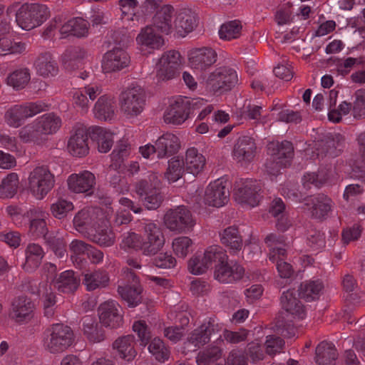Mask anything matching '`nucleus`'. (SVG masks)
<instances>
[{
	"instance_id": "f257e3e1",
	"label": "nucleus",
	"mask_w": 365,
	"mask_h": 365,
	"mask_svg": "<svg viewBox=\"0 0 365 365\" xmlns=\"http://www.w3.org/2000/svg\"><path fill=\"white\" fill-rule=\"evenodd\" d=\"M160 180L155 173H150L135 182V192L148 210H156L162 204L164 197L160 192Z\"/></svg>"
},
{
	"instance_id": "f03ea898",
	"label": "nucleus",
	"mask_w": 365,
	"mask_h": 365,
	"mask_svg": "<svg viewBox=\"0 0 365 365\" xmlns=\"http://www.w3.org/2000/svg\"><path fill=\"white\" fill-rule=\"evenodd\" d=\"M44 339L45 349L51 354H58L66 351L74 341V334L71 328L63 324H55L47 330Z\"/></svg>"
},
{
	"instance_id": "7ed1b4c3",
	"label": "nucleus",
	"mask_w": 365,
	"mask_h": 365,
	"mask_svg": "<svg viewBox=\"0 0 365 365\" xmlns=\"http://www.w3.org/2000/svg\"><path fill=\"white\" fill-rule=\"evenodd\" d=\"M49 16L48 8L40 4H24L16 12L17 24L24 30H31L43 23Z\"/></svg>"
},
{
	"instance_id": "20e7f679",
	"label": "nucleus",
	"mask_w": 365,
	"mask_h": 365,
	"mask_svg": "<svg viewBox=\"0 0 365 365\" xmlns=\"http://www.w3.org/2000/svg\"><path fill=\"white\" fill-rule=\"evenodd\" d=\"M119 36V33H115L113 35L114 41L119 47H114L103 56L102 67L105 73L120 71L128 66L130 62V56L123 48L128 42V38L123 35V38L118 41V38Z\"/></svg>"
},
{
	"instance_id": "39448f33",
	"label": "nucleus",
	"mask_w": 365,
	"mask_h": 365,
	"mask_svg": "<svg viewBox=\"0 0 365 365\" xmlns=\"http://www.w3.org/2000/svg\"><path fill=\"white\" fill-rule=\"evenodd\" d=\"M236 71L231 68L222 66L210 73L206 80V87L211 92L220 94L230 91L237 83Z\"/></svg>"
},
{
	"instance_id": "423d86ee",
	"label": "nucleus",
	"mask_w": 365,
	"mask_h": 365,
	"mask_svg": "<svg viewBox=\"0 0 365 365\" xmlns=\"http://www.w3.org/2000/svg\"><path fill=\"white\" fill-rule=\"evenodd\" d=\"M47 109L48 105L41 101L28 103L25 105H15L6 110L5 119L10 126L19 128L24 124L27 118Z\"/></svg>"
},
{
	"instance_id": "0eeeda50",
	"label": "nucleus",
	"mask_w": 365,
	"mask_h": 365,
	"mask_svg": "<svg viewBox=\"0 0 365 365\" xmlns=\"http://www.w3.org/2000/svg\"><path fill=\"white\" fill-rule=\"evenodd\" d=\"M164 222L171 231L187 232L194 226L190 211L184 205L169 210L164 216Z\"/></svg>"
},
{
	"instance_id": "6e6552de",
	"label": "nucleus",
	"mask_w": 365,
	"mask_h": 365,
	"mask_svg": "<svg viewBox=\"0 0 365 365\" xmlns=\"http://www.w3.org/2000/svg\"><path fill=\"white\" fill-rule=\"evenodd\" d=\"M29 189L38 199H41L53 187V175L45 166L36 167L29 178Z\"/></svg>"
},
{
	"instance_id": "1a4fd4ad",
	"label": "nucleus",
	"mask_w": 365,
	"mask_h": 365,
	"mask_svg": "<svg viewBox=\"0 0 365 365\" xmlns=\"http://www.w3.org/2000/svg\"><path fill=\"white\" fill-rule=\"evenodd\" d=\"M121 110L130 116H136L143 110L145 94L140 86L129 88L120 96Z\"/></svg>"
},
{
	"instance_id": "9d476101",
	"label": "nucleus",
	"mask_w": 365,
	"mask_h": 365,
	"mask_svg": "<svg viewBox=\"0 0 365 365\" xmlns=\"http://www.w3.org/2000/svg\"><path fill=\"white\" fill-rule=\"evenodd\" d=\"M125 275L127 284L119 285L118 292L129 307H135L142 302L143 287L139 283L138 277L131 269H127Z\"/></svg>"
},
{
	"instance_id": "9b49d317",
	"label": "nucleus",
	"mask_w": 365,
	"mask_h": 365,
	"mask_svg": "<svg viewBox=\"0 0 365 365\" xmlns=\"http://www.w3.org/2000/svg\"><path fill=\"white\" fill-rule=\"evenodd\" d=\"M260 183L252 179L241 180L236 182L235 197L239 203L247 204L251 207L258 205L261 199Z\"/></svg>"
},
{
	"instance_id": "f8f14e48",
	"label": "nucleus",
	"mask_w": 365,
	"mask_h": 365,
	"mask_svg": "<svg viewBox=\"0 0 365 365\" xmlns=\"http://www.w3.org/2000/svg\"><path fill=\"white\" fill-rule=\"evenodd\" d=\"M146 237L142 242L141 251L144 255L152 256L161 250L165 238L160 227L154 223L146 224L145 227Z\"/></svg>"
},
{
	"instance_id": "ddd939ff",
	"label": "nucleus",
	"mask_w": 365,
	"mask_h": 365,
	"mask_svg": "<svg viewBox=\"0 0 365 365\" xmlns=\"http://www.w3.org/2000/svg\"><path fill=\"white\" fill-rule=\"evenodd\" d=\"M230 191L227 182L217 180L210 182L205 190V202L210 206L222 207L229 200Z\"/></svg>"
},
{
	"instance_id": "4468645a",
	"label": "nucleus",
	"mask_w": 365,
	"mask_h": 365,
	"mask_svg": "<svg viewBox=\"0 0 365 365\" xmlns=\"http://www.w3.org/2000/svg\"><path fill=\"white\" fill-rule=\"evenodd\" d=\"M34 309V303L30 297L19 296L11 302L9 317L18 323L28 322L33 317Z\"/></svg>"
},
{
	"instance_id": "2eb2a0df",
	"label": "nucleus",
	"mask_w": 365,
	"mask_h": 365,
	"mask_svg": "<svg viewBox=\"0 0 365 365\" xmlns=\"http://www.w3.org/2000/svg\"><path fill=\"white\" fill-rule=\"evenodd\" d=\"M80 323L83 335L90 344H98L106 339V334L103 325L95 317L86 315L81 318Z\"/></svg>"
},
{
	"instance_id": "dca6fc26",
	"label": "nucleus",
	"mask_w": 365,
	"mask_h": 365,
	"mask_svg": "<svg viewBox=\"0 0 365 365\" xmlns=\"http://www.w3.org/2000/svg\"><path fill=\"white\" fill-rule=\"evenodd\" d=\"M121 311L113 302L101 304L98 309L99 322L111 329L119 327L123 322Z\"/></svg>"
},
{
	"instance_id": "f3484780",
	"label": "nucleus",
	"mask_w": 365,
	"mask_h": 365,
	"mask_svg": "<svg viewBox=\"0 0 365 365\" xmlns=\"http://www.w3.org/2000/svg\"><path fill=\"white\" fill-rule=\"evenodd\" d=\"M175 9L170 4H165L158 9L152 19L151 26L158 32L168 35L174 29L173 16Z\"/></svg>"
},
{
	"instance_id": "a211bd4d",
	"label": "nucleus",
	"mask_w": 365,
	"mask_h": 365,
	"mask_svg": "<svg viewBox=\"0 0 365 365\" xmlns=\"http://www.w3.org/2000/svg\"><path fill=\"white\" fill-rule=\"evenodd\" d=\"M73 225L76 230L83 235H89L94 232L96 225H99L98 213L94 209H82L73 217Z\"/></svg>"
},
{
	"instance_id": "6ab92c4d",
	"label": "nucleus",
	"mask_w": 365,
	"mask_h": 365,
	"mask_svg": "<svg viewBox=\"0 0 365 365\" xmlns=\"http://www.w3.org/2000/svg\"><path fill=\"white\" fill-rule=\"evenodd\" d=\"M344 141V138L339 133L329 134L317 140L314 148L318 155L322 157L329 155L334 158L341 153L339 147Z\"/></svg>"
},
{
	"instance_id": "aec40b11",
	"label": "nucleus",
	"mask_w": 365,
	"mask_h": 365,
	"mask_svg": "<svg viewBox=\"0 0 365 365\" xmlns=\"http://www.w3.org/2000/svg\"><path fill=\"white\" fill-rule=\"evenodd\" d=\"M67 181L69 190L74 192L86 193L88 196L93 194L96 178L89 171L73 174L69 176Z\"/></svg>"
},
{
	"instance_id": "412c9836",
	"label": "nucleus",
	"mask_w": 365,
	"mask_h": 365,
	"mask_svg": "<svg viewBox=\"0 0 365 365\" xmlns=\"http://www.w3.org/2000/svg\"><path fill=\"white\" fill-rule=\"evenodd\" d=\"M299 202H304V205L311 210L312 216L319 220L324 219L331 207V199L322 193L307 196Z\"/></svg>"
},
{
	"instance_id": "4be33fe9",
	"label": "nucleus",
	"mask_w": 365,
	"mask_h": 365,
	"mask_svg": "<svg viewBox=\"0 0 365 365\" xmlns=\"http://www.w3.org/2000/svg\"><path fill=\"white\" fill-rule=\"evenodd\" d=\"M217 53L209 47L195 48L190 51L189 61L195 69L205 70L215 63Z\"/></svg>"
},
{
	"instance_id": "5701e85b",
	"label": "nucleus",
	"mask_w": 365,
	"mask_h": 365,
	"mask_svg": "<svg viewBox=\"0 0 365 365\" xmlns=\"http://www.w3.org/2000/svg\"><path fill=\"white\" fill-rule=\"evenodd\" d=\"M256 150V143L252 138L242 136L235 143L232 153L240 162H251L255 156Z\"/></svg>"
},
{
	"instance_id": "b1692460",
	"label": "nucleus",
	"mask_w": 365,
	"mask_h": 365,
	"mask_svg": "<svg viewBox=\"0 0 365 365\" xmlns=\"http://www.w3.org/2000/svg\"><path fill=\"white\" fill-rule=\"evenodd\" d=\"M245 274V269L238 264L230 266L228 260L214 269V277L222 283H231L240 280Z\"/></svg>"
},
{
	"instance_id": "393cba45",
	"label": "nucleus",
	"mask_w": 365,
	"mask_h": 365,
	"mask_svg": "<svg viewBox=\"0 0 365 365\" xmlns=\"http://www.w3.org/2000/svg\"><path fill=\"white\" fill-rule=\"evenodd\" d=\"M187 103L186 100L179 98L170 104L164 115L165 122L175 125L183 123L189 115V112H187L189 104Z\"/></svg>"
},
{
	"instance_id": "a878e982",
	"label": "nucleus",
	"mask_w": 365,
	"mask_h": 365,
	"mask_svg": "<svg viewBox=\"0 0 365 365\" xmlns=\"http://www.w3.org/2000/svg\"><path fill=\"white\" fill-rule=\"evenodd\" d=\"M197 24V14L191 9L182 8L176 17L175 28L180 36H185L192 31Z\"/></svg>"
},
{
	"instance_id": "bb28decb",
	"label": "nucleus",
	"mask_w": 365,
	"mask_h": 365,
	"mask_svg": "<svg viewBox=\"0 0 365 365\" xmlns=\"http://www.w3.org/2000/svg\"><path fill=\"white\" fill-rule=\"evenodd\" d=\"M79 282L73 271L66 270L52 279L51 284L60 292L70 294L77 289Z\"/></svg>"
},
{
	"instance_id": "cd10ccee",
	"label": "nucleus",
	"mask_w": 365,
	"mask_h": 365,
	"mask_svg": "<svg viewBox=\"0 0 365 365\" xmlns=\"http://www.w3.org/2000/svg\"><path fill=\"white\" fill-rule=\"evenodd\" d=\"M155 143L159 158L173 155L177 153L180 148L179 138L169 133L163 134Z\"/></svg>"
},
{
	"instance_id": "c85d7f7f",
	"label": "nucleus",
	"mask_w": 365,
	"mask_h": 365,
	"mask_svg": "<svg viewBox=\"0 0 365 365\" xmlns=\"http://www.w3.org/2000/svg\"><path fill=\"white\" fill-rule=\"evenodd\" d=\"M88 136V129L87 130L78 129L71 137L68 148L72 155L81 158L88 153L89 147L87 143Z\"/></svg>"
},
{
	"instance_id": "c756f323",
	"label": "nucleus",
	"mask_w": 365,
	"mask_h": 365,
	"mask_svg": "<svg viewBox=\"0 0 365 365\" xmlns=\"http://www.w3.org/2000/svg\"><path fill=\"white\" fill-rule=\"evenodd\" d=\"M338 356L334 345L323 341L316 347L314 360L317 365H335Z\"/></svg>"
},
{
	"instance_id": "7c9ffc66",
	"label": "nucleus",
	"mask_w": 365,
	"mask_h": 365,
	"mask_svg": "<svg viewBox=\"0 0 365 365\" xmlns=\"http://www.w3.org/2000/svg\"><path fill=\"white\" fill-rule=\"evenodd\" d=\"M151 25L143 28L136 37L138 44L150 49H159L164 44L162 36Z\"/></svg>"
},
{
	"instance_id": "2f4dec72",
	"label": "nucleus",
	"mask_w": 365,
	"mask_h": 365,
	"mask_svg": "<svg viewBox=\"0 0 365 365\" xmlns=\"http://www.w3.org/2000/svg\"><path fill=\"white\" fill-rule=\"evenodd\" d=\"M88 135L91 139L96 142L98 150L101 153L108 152L113 144V134L99 126L90 127Z\"/></svg>"
},
{
	"instance_id": "473e14b6",
	"label": "nucleus",
	"mask_w": 365,
	"mask_h": 365,
	"mask_svg": "<svg viewBox=\"0 0 365 365\" xmlns=\"http://www.w3.org/2000/svg\"><path fill=\"white\" fill-rule=\"evenodd\" d=\"M280 303L284 312L291 315H297L303 318L305 314L304 306L298 299L292 290L284 292L280 297Z\"/></svg>"
},
{
	"instance_id": "72a5a7b5",
	"label": "nucleus",
	"mask_w": 365,
	"mask_h": 365,
	"mask_svg": "<svg viewBox=\"0 0 365 365\" xmlns=\"http://www.w3.org/2000/svg\"><path fill=\"white\" fill-rule=\"evenodd\" d=\"M81 275L83 277V284L88 291L105 287L109 282L108 273L105 270H85L82 272Z\"/></svg>"
},
{
	"instance_id": "f704fd0d",
	"label": "nucleus",
	"mask_w": 365,
	"mask_h": 365,
	"mask_svg": "<svg viewBox=\"0 0 365 365\" xmlns=\"http://www.w3.org/2000/svg\"><path fill=\"white\" fill-rule=\"evenodd\" d=\"M135 337L133 335H126L118 337L113 343V348L115 349L120 357L130 361L137 355V351L134 348Z\"/></svg>"
},
{
	"instance_id": "c9c22d12",
	"label": "nucleus",
	"mask_w": 365,
	"mask_h": 365,
	"mask_svg": "<svg viewBox=\"0 0 365 365\" xmlns=\"http://www.w3.org/2000/svg\"><path fill=\"white\" fill-rule=\"evenodd\" d=\"M205 164V158L198 154L197 150L195 148L187 149L185 156V174L189 178L197 175L204 168Z\"/></svg>"
},
{
	"instance_id": "e433bc0d",
	"label": "nucleus",
	"mask_w": 365,
	"mask_h": 365,
	"mask_svg": "<svg viewBox=\"0 0 365 365\" xmlns=\"http://www.w3.org/2000/svg\"><path fill=\"white\" fill-rule=\"evenodd\" d=\"M42 247L37 244H29L26 250V260L22 268L27 272H33L41 264L44 257Z\"/></svg>"
},
{
	"instance_id": "4c0bfd02",
	"label": "nucleus",
	"mask_w": 365,
	"mask_h": 365,
	"mask_svg": "<svg viewBox=\"0 0 365 365\" xmlns=\"http://www.w3.org/2000/svg\"><path fill=\"white\" fill-rule=\"evenodd\" d=\"M36 72L41 76H53L58 73V66L51 54L48 52L41 53L34 62Z\"/></svg>"
},
{
	"instance_id": "58836bf2",
	"label": "nucleus",
	"mask_w": 365,
	"mask_h": 365,
	"mask_svg": "<svg viewBox=\"0 0 365 365\" xmlns=\"http://www.w3.org/2000/svg\"><path fill=\"white\" fill-rule=\"evenodd\" d=\"M86 51L80 46L68 47L62 55V63L68 71H74L78 68L79 63L85 58Z\"/></svg>"
},
{
	"instance_id": "ea45409f",
	"label": "nucleus",
	"mask_w": 365,
	"mask_h": 365,
	"mask_svg": "<svg viewBox=\"0 0 365 365\" xmlns=\"http://www.w3.org/2000/svg\"><path fill=\"white\" fill-rule=\"evenodd\" d=\"M220 242L230 250L240 251L242 249L243 240L236 226H230L220 233Z\"/></svg>"
},
{
	"instance_id": "a19ab883",
	"label": "nucleus",
	"mask_w": 365,
	"mask_h": 365,
	"mask_svg": "<svg viewBox=\"0 0 365 365\" xmlns=\"http://www.w3.org/2000/svg\"><path fill=\"white\" fill-rule=\"evenodd\" d=\"M323 289L324 284L319 279L302 282L298 289L299 296L307 302L317 300L319 299Z\"/></svg>"
},
{
	"instance_id": "79ce46f5",
	"label": "nucleus",
	"mask_w": 365,
	"mask_h": 365,
	"mask_svg": "<svg viewBox=\"0 0 365 365\" xmlns=\"http://www.w3.org/2000/svg\"><path fill=\"white\" fill-rule=\"evenodd\" d=\"M290 315L286 312H280L274 319V325L272 329L277 334L284 337L291 338L295 334V329Z\"/></svg>"
},
{
	"instance_id": "37998d69",
	"label": "nucleus",
	"mask_w": 365,
	"mask_h": 365,
	"mask_svg": "<svg viewBox=\"0 0 365 365\" xmlns=\"http://www.w3.org/2000/svg\"><path fill=\"white\" fill-rule=\"evenodd\" d=\"M19 136L24 143L41 144L46 140L38 121L23 127L19 130Z\"/></svg>"
},
{
	"instance_id": "c03bdc74",
	"label": "nucleus",
	"mask_w": 365,
	"mask_h": 365,
	"mask_svg": "<svg viewBox=\"0 0 365 365\" xmlns=\"http://www.w3.org/2000/svg\"><path fill=\"white\" fill-rule=\"evenodd\" d=\"M36 211L30 210L24 213L23 217L29 222V232L35 237H45L49 232L46 226V222L43 219L38 218L36 216Z\"/></svg>"
},
{
	"instance_id": "a18cd8bd",
	"label": "nucleus",
	"mask_w": 365,
	"mask_h": 365,
	"mask_svg": "<svg viewBox=\"0 0 365 365\" xmlns=\"http://www.w3.org/2000/svg\"><path fill=\"white\" fill-rule=\"evenodd\" d=\"M273 155L276 159L282 161L284 166H290L294 155L293 144L288 140L277 143L275 148H272Z\"/></svg>"
},
{
	"instance_id": "49530a36",
	"label": "nucleus",
	"mask_w": 365,
	"mask_h": 365,
	"mask_svg": "<svg viewBox=\"0 0 365 365\" xmlns=\"http://www.w3.org/2000/svg\"><path fill=\"white\" fill-rule=\"evenodd\" d=\"M115 105L111 99L103 96L98 98L94 108V113L100 120H110L115 114Z\"/></svg>"
},
{
	"instance_id": "de8ad7c7",
	"label": "nucleus",
	"mask_w": 365,
	"mask_h": 365,
	"mask_svg": "<svg viewBox=\"0 0 365 365\" xmlns=\"http://www.w3.org/2000/svg\"><path fill=\"white\" fill-rule=\"evenodd\" d=\"M19 177L15 173L7 175L0 184V198H12L19 189Z\"/></svg>"
},
{
	"instance_id": "09e8293b",
	"label": "nucleus",
	"mask_w": 365,
	"mask_h": 365,
	"mask_svg": "<svg viewBox=\"0 0 365 365\" xmlns=\"http://www.w3.org/2000/svg\"><path fill=\"white\" fill-rule=\"evenodd\" d=\"M205 262H207L209 267L214 265V269L219 267L228 260V256L226 251L218 245L209 247L204 252Z\"/></svg>"
},
{
	"instance_id": "8fccbe9b",
	"label": "nucleus",
	"mask_w": 365,
	"mask_h": 365,
	"mask_svg": "<svg viewBox=\"0 0 365 365\" xmlns=\"http://www.w3.org/2000/svg\"><path fill=\"white\" fill-rule=\"evenodd\" d=\"M88 236L93 242L103 247H110L115 242V234L108 227L100 228L96 225V230Z\"/></svg>"
},
{
	"instance_id": "3c124183",
	"label": "nucleus",
	"mask_w": 365,
	"mask_h": 365,
	"mask_svg": "<svg viewBox=\"0 0 365 365\" xmlns=\"http://www.w3.org/2000/svg\"><path fill=\"white\" fill-rule=\"evenodd\" d=\"M43 239L46 245L50 247L57 257L63 259H66L68 257L66 250V242L63 237H60L54 233H48L45 235Z\"/></svg>"
},
{
	"instance_id": "603ef678",
	"label": "nucleus",
	"mask_w": 365,
	"mask_h": 365,
	"mask_svg": "<svg viewBox=\"0 0 365 365\" xmlns=\"http://www.w3.org/2000/svg\"><path fill=\"white\" fill-rule=\"evenodd\" d=\"M31 78L29 70L21 68L14 71L7 78V83L16 90L24 88Z\"/></svg>"
},
{
	"instance_id": "864d4df0",
	"label": "nucleus",
	"mask_w": 365,
	"mask_h": 365,
	"mask_svg": "<svg viewBox=\"0 0 365 365\" xmlns=\"http://www.w3.org/2000/svg\"><path fill=\"white\" fill-rule=\"evenodd\" d=\"M185 173V165L182 159L173 158L168 161V168L165 175L169 181L175 182L179 180L183 173Z\"/></svg>"
},
{
	"instance_id": "5fc2aeb1",
	"label": "nucleus",
	"mask_w": 365,
	"mask_h": 365,
	"mask_svg": "<svg viewBox=\"0 0 365 365\" xmlns=\"http://www.w3.org/2000/svg\"><path fill=\"white\" fill-rule=\"evenodd\" d=\"M211 333L212 329L208 326L202 324L190 334L188 341L195 346H202L210 341Z\"/></svg>"
},
{
	"instance_id": "6e6d98bb",
	"label": "nucleus",
	"mask_w": 365,
	"mask_h": 365,
	"mask_svg": "<svg viewBox=\"0 0 365 365\" xmlns=\"http://www.w3.org/2000/svg\"><path fill=\"white\" fill-rule=\"evenodd\" d=\"M128 144L123 140H120L115 148L111 153L112 163L110 164V170L121 169L124 160V158L129 155Z\"/></svg>"
},
{
	"instance_id": "4d7b16f0",
	"label": "nucleus",
	"mask_w": 365,
	"mask_h": 365,
	"mask_svg": "<svg viewBox=\"0 0 365 365\" xmlns=\"http://www.w3.org/2000/svg\"><path fill=\"white\" fill-rule=\"evenodd\" d=\"M149 351L155 356V359L160 362H164L168 359L170 351L165 345L163 341L158 338H154L148 346Z\"/></svg>"
},
{
	"instance_id": "13d9d810",
	"label": "nucleus",
	"mask_w": 365,
	"mask_h": 365,
	"mask_svg": "<svg viewBox=\"0 0 365 365\" xmlns=\"http://www.w3.org/2000/svg\"><path fill=\"white\" fill-rule=\"evenodd\" d=\"M44 136L55 133L61 127V120L59 117L53 113L43 115L41 120L38 121Z\"/></svg>"
},
{
	"instance_id": "bf43d9fd",
	"label": "nucleus",
	"mask_w": 365,
	"mask_h": 365,
	"mask_svg": "<svg viewBox=\"0 0 365 365\" xmlns=\"http://www.w3.org/2000/svg\"><path fill=\"white\" fill-rule=\"evenodd\" d=\"M242 26L239 21H231L223 24L219 31L221 38L231 40L239 36Z\"/></svg>"
},
{
	"instance_id": "052dcab7",
	"label": "nucleus",
	"mask_w": 365,
	"mask_h": 365,
	"mask_svg": "<svg viewBox=\"0 0 365 365\" xmlns=\"http://www.w3.org/2000/svg\"><path fill=\"white\" fill-rule=\"evenodd\" d=\"M188 269L192 274H201L205 273L209 268L208 264L205 262V254L195 255L188 261Z\"/></svg>"
},
{
	"instance_id": "680f3d73",
	"label": "nucleus",
	"mask_w": 365,
	"mask_h": 365,
	"mask_svg": "<svg viewBox=\"0 0 365 365\" xmlns=\"http://www.w3.org/2000/svg\"><path fill=\"white\" fill-rule=\"evenodd\" d=\"M117 170H110V165L108 173V180L110 184L116 189L118 192H123L124 190H128V182L125 178L120 173L116 172Z\"/></svg>"
},
{
	"instance_id": "e2e57ef3",
	"label": "nucleus",
	"mask_w": 365,
	"mask_h": 365,
	"mask_svg": "<svg viewBox=\"0 0 365 365\" xmlns=\"http://www.w3.org/2000/svg\"><path fill=\"white\" fill-rule=\"evenodd\" d=\"M222 351L217 346L209 347L202 352L198 354L197 363L198 365H207L210 361L217 360L221 357Z\"/></svg>"
},
{
	"instance_id": "0e129e2a",
	"label": "nucleus",
	"mask_w": 365,
	"mask_h": 365,
	"mask_svg": "<svg viewBox=\"0 0 365 365\" xmlns=\"http://www.w3.org/2000/svg\"><path fill=\"white\" fill-rule=\"evenodd\" d=\"M192 244V240L187 237L176 238L173 242V250L178 257L183 259L188 254Z\"/></svg>"
},
{
	"instance_id": "69168bd1",
	"label": "nucleus",
	"mask_w": 365,
	"mask_h": 365,
	"mask_svg": "<svg viewBox=\"0 0 365 365\" xmlns=\"http://www.w3.org/2000/svg\"><path fill=\"white\" fill-rule=\"evenodd\" d=\"M73 210V203L63 199L58 200L51 207L52 214L58 219L64 217L68 212Z\"/></svg>"
},
{
	"instance_id": "338daca9",
	"label": "nucleus",
	"mask_w": 365,
	"mask_h": 365,
	"mask_svg": "<svg viewBox=\"0 0 365 365\" xmlns=\"http://www.w3.org/2000/svg\"><path fill=\"white\" fill-rule=\"evenodd\" d=\"M133 330L137 333L140 345L145 346L151 338L150 332L145 322L142 320L135 322L133 325Z\"/></svg>"
},
{
	"instance_id": "774afa93",
	"label": "nucleus",
	"mask_w": 365,
	"mask_h": 365,
	"mask_svg": "<svg viewBox=\"0 0 365 365\" xmlns=\"http://www.w3.org/2000/svg\"><path fill=\"white\" fill-rule=\"evenodd\" d=\"M225 365H248L247 358L242 351L233 349L229 353Z\"/></svg>"
}]
</instances>
